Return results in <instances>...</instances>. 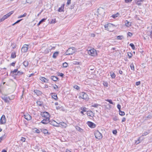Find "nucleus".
<instances>
[{"mask_svg":"<svg viewBox=\"0 0 152 152\" xmlns=\"http://www.w3.org/2000/svg\"><path fill=\"white\" fill-rule=\"evenodd\" d=\"M114 26V25L110 23L106 24L104 26L105 29L110 31H113Z\"/></svg>","mask_w":152,"mask_h":152,"instance_id":"nucleus-1","label":"nucleus"},{"mask_svg":"<svg viewBox=\"0 0 152 152\" xmlns=\"http://www.w3.org/2000/svg\"><path fill=\"white\" fill-rule=\"evenodd\" d=\"M76 51L75 48H69L65 53L66 55H70L73 54Z\"/></svg>","mask_w":152,"mask_h":152,"instance_id":"nucleus-2","label":"nucleus"},{"mask_svg":"<svg viewBox=\"0 0 152 152\" xmlns=\"http://www.w3.org/2000/svg\"><path fill=\"white\" fill-rule=\"evenodd\" d=\"M13 13V11H11L9 12V13L5 15L3 17L0 19V22L3 21L5 19H7L9 17H10L12 14Z\"/></svg>","mask_w":152,"mask_h":152,"instance_id":"nucleus-3","label":"nucleus"},{"mask_svg":"<svg viewBox=\"0 0 152 152\" xmlns=\"http://www.w3.org/2000/svg\"><path fill=\"white\" fill-rule=\"evenodd\" d=\"M94 135L96 138L98 139H100L102 137V134L98 131H96L95 132Z\"/></svg>","mask_w":152,"mask_h":152,"instance_id":"nucleus-4","label":"nucleus"},{"mask_svg":"<svg viewBox=\"0 0 152 152\" xmlns=\"http://www.w3.org/2000/svg\"><path fill=\"white\" fill-rule=\"evenodd\" d=\"M97 12L98 15H99L101 16H102L104 15V9L102 8L99 7L98 9Z\"/></svg>","mask_w":152,"mask_h":152,"instance_id":"nucleus-5","label":"nucleus"},{"mask_svg":"<svg viewBox=\"0 0 152 152\" xmlns=\"http://www.w3.org/2000/svg\"><path fill=\"white\" fill-rule=\"evenodd\" d=\"M88 54L91 56H95L96 55V50L94 49H92L88 51Z\"/></svg>","mask_w":152,"mask_h":152,"instance_id":"nucleus-6","label":"nucleus"},{"mask_svg":"<svg viewBox=\"0 0 152 152\" xmlns=\"http://www.w3.org/2000/svg\"><path fill=\"white\" fill-rule=\"evenodd\" d=\"M79 97L85 100H87L88 99V95L86 93L84 92H82L80 94Z\"/></svg>","mask_w":152,"mask_h":152,"instance_id":"nucleus-7","label":"nucleus"},{"mask_svg":"<svg viewBox=\"0 0 152 152\" xmlns=\"http://www.w3.org/2000/svg\"><path fill=\"white\" fill-rule=\"evenodd\" d=\"M28 45L27 44L23 45L21 49V51L22 52L25 53L26 52L28 49Z\"/></svg>","mask_w":152,"mask_h":152,"instance_id":"nucleus-8","label":"nucleus"},{"mask_svg":"<svg viewBox=\"0 0 152 152\" xmlns=\"http://www.w3.org/2000/svg\"><path fill=\"white\" fill-rule=\"evenodd\" d=\"M41 115L44 117L46 118H50V115L47 112H44L41 113Z\"/></svg>","mask_w":152,"mask_h":152,"instance_id":"nucleus-9","label":"nucleus"},{"mask_svg":"<svg viewBox=\"0 0 152 152\" xmlns=\"http://www.w3.org/2000/svg\"><path fill=\"white\" fill-rule=\"evenodd\" d=\"M6 122V118L5 116L3 115L1 116L0 121V123L1 124H4Z\"/></svg>","mask_w":152,"mask_h":152,"instance_id":"nucleus-10","label":"nucleus"},{"mask_svg":"<svg viewBox=\"0 0 152 152\" xmlns=\"http://www.w3.org/2000/svg\"><path fill=\"white\" fill-rule=\"evenodd\" d=\"M87 124L90 128H94L96 127V125L91 122L88 121L87 122Z\"/></svg>","mask_w":152,"mask_h":152,"instance_id":"nucleus-11","label":"nucleus"},{"mask_svg":"<svg viewBox=\"0 0 152 152\" xmlns=\"http://www.w3.org/2000/svg\"><path fill=\"white\" fill-rule=\"evenodd\" d=\"M49 120L50 118H45L41 121V122L43 124H46L50 122Z\"/></svg>","mask_w":152,"mask_h":152,"instance_id":"nucleus-12","label":"nucleus"},{"mask_svg":"<svg viewBox=\"0 0 152 152\" xmlns=\"http://www.w3.org/2000/svg\"><path fill=\"white\" fill-rule=\"evenodd\" d=\"M1 98L6 102H9V99L10 100V98L9 97H7L5 96H2L1 97Z\"/></svg>","mask_w":152,"mask_h":152,"instance_id":"nucleus-13","label":"nucleus"},{"mask_svg":"<svg viewBox=\"0 0 152 152\" xmlns=\"http://www.w3.org/2000/svg\"><path fill=\"white\" fill-rule=\"evenodd\" d=\"M24 116L25 118L27 120H29L31 119V116L28 114L24 115Z\"/></svg>","mask_w":152,"mask_h":152,"instance_id":"nucleus-14","label":"nucleus"},{"mask_svg":"<svg viewBox=\"0 0 152 152\" xmlns=\"http://www.w3.org/2000/svg\"><path fill=\"white\" fill-rule=\"evenodd\" d=\"M59 124L61 125L62 127L64 128H66L67 126V125L66 123L63 122H60Z\"/></svg>","mask_w":152,"mask_h":152,"instance_id":"nucleus-15","label":"nucleus"},{"mask_svg":"<svg viewBox=\"0 0 152 152\" xmlns=\"http://www.w3.org/2000/svg\"><path fill=\"white\" fill-rule=\"evenodd\" d=\"M17 69H15L12 72L13 73V74H15V75H17L19 74H22V73L21 72H20V71H18L17 73L16 74V73L17 72Z\"/></svg>","mask_w":152,"mask_h":152,"instance_id":"nucleus-16","label":"nucleus"},{"mask_svg":"<svg viewBox=\"0 0 152 152\" xmlns=\"http://www.w3.org/2000/svg\"><path fill=\"white\" fill-rule=\"evenodd\" d=\"M125 25L127 27H129L131 25V23L126 20L125 21Z\"/></svg>","mask_w":152,"mask_h":152,"instance_id":"nucleus-17","label":"nucleus"},{"mask_svg":"<svg viewBox=\"0 0 152 152\" xmlns=\"http://www.w3.org/2000/svg\"><path fill=\"white\" fill-rule=\"evenodd\" d=\"M76 129L80 132H83V130L80 127L78 126H76L75 127Z\"/></svg>","mask_w":152,"mask_h":152,"instance_id":"nucleus-18","label":"nucleus"},{"mask_svg":"<svg viewBox=\"0 0 152 152\" xmlns=\"http://www.w3.org/2000/svg\"><path fill=\"white\" fill-rule=\"evenodd\" d=\"M40 80H41L42 81H43L44 82L47 83L48 82V80L45 78V77H40Z\"/></svg>","mask_w":152,"mask_h":152,"instance_id":"nucleus-19","label":"nucleus"},{"mask_svg":"<svg viewBox=\"0 0 152 152\" xmlns=\"http://www.w3.org/2000/svg\"><path fill=\"white\" fill-rule=\"evenodd\" d=\"M87 115L88 116H92L93 115V113L91 111H88L87 113Z\"/></svg>","mask_w":152,"mask_h":152,"instance_id":"nucleus-20","label":"nucleus"},{"mask_svg":"<svg viewBox=\"0 0 152 152\" xmlns=\"http://www.w3.org/2000/svg\"><path fill=\"white\" fill-rule=\"evenodd\" d=\"M6 136L5 134H4L1 137H0V142H1L2 140H4L6 138Z\"/></svg>","mask_w":152,"mask_h":152,"instance_id":"nucleus-21","label":"nucleus"},{"mask_svg":"<svg viewBox=\"0 0 152 152\" xmlns=\"http://www.w3.org/2000/svg\"><path fill=\"white\" fill-rule=\"evenodd\" d=\"M58 54V52H56L54 53L53 56V58H55L57 56Z\"/></svg>","mask_w":152,"mask_h":152,"instance_id":"nucleus-22","label":"nucleus"},{"mask_svg":"<svg viewBox=\"0 0 152 152\" xmlns=\"http://www.w3.org/2000/svg\"><path fill=\"white\" fill-rule=\"evenodd\" d=\"M130 66L131 69L132 70H133V71L134 70V65L133 63H131L130 64Z\"/></svg>","mask_w":152,"mask_h":152,"instance_id":"nucleus-23","label":"nucleus"},{"mask_svg":"<svg viewBox=\"0 0 152 152\" xmlns=\"http://www.w3.org/2000/svg\"><path fill=\"white\" fill-rule=\"evenodd\" d=\"M34 92L37 95H39V94H41V93L40 91L37 90H35Z\"/></svg>","mask_w":152,"mask_h":152,"instance_id":"nucleus-24","label":"nucleus"},{"mask_svg":"<svg viewBox=\"0 0 152 152\" xmlns=\"http://www.w3.org/2000/svg\"><path fill=\"white\" fill-rule=\"evenodd\" d=\"M117 39L120 40H122L124 38V37L122 35L118 36L117 37Z\"/></svg>","mask_w":152,"mask_h":152,"instance_id":"nucleus-25","label":"nucleus"},{"mask_svg":"<svg viewBox=\"0 0 152 152\" xmlns=\"http://www.w3.org/2000/svg\"><path fill=\"white\" fill-rule=\"evenodd\" d=\"M51 79L52 80L54 81H56L58 80V78L54 76L51 77Z\"/></svg>","mask_w":152,"mask_h":152,"instance_id":"nucleus-26","label":"nucleus"},{"mask_svg":"<svg viewBox=\"0 0 152 152\" xmlns=\"http://www.w3.org/2000/svg\"><path fill=\"white\" fill-rule=\"evenodd\" d=\"M110 74V76L112 78H114L115 77V75L114 72H111Z\"/></svg>","mask_w":152,"mask_h":152,"instance_id":"nucleus-27","label":"nucleus"},{"mask_svg":"<svg viewBox=\"0 0 152 152\" xmlns=\"http://www.w3.org/2000/svg\"><path fill=\"white\" fill-rule=\"evenodd\" d=\"M23 65L25 66L26 67L27 66L28 64V61H25L23 62Z\"/></svg>","mask_w":152,"mask_h":152,"instance_id":"nucleus-28","label":"nucleus"},{"mask_svg":"<svg viewBox=\"0 0 152 152\" xmlns=\"http://www.w3.org/2000/svg\"><path fill=\"white\" fill-rule=\"evenodd\" d=\"M16 53L15 52L12 53L11 54V57L12 58H14L16 57Z\"/></svg>","mask_w":152,"mask_h":152,"instance_id":"nucleus-29","label":"nucleus"},{"mask_svg":"<svg viewBox=\"0 0 152 152\" xmlns=\"http://www.w3.org/2000/svg\"><path fill=\"white\" fill-rule=\"evenodd\" d=\"M54 47L51 48V49H49V50H48L47 49L46 50H45L44 51V52L45 53H48L49 51H50V50L51 49H53L54 48Z\"/></svg>","mask_w":152,"mask_h":152,"instance_id":"nucleus-30","label":"nucleus"},{"mask_svg":"<svg viewBox=\"0 0 152 152\" xmlns=\"http://www.w3.org/2000/svg\"><path fill=\"white\" fill-rule=\"evenodd\" d=\"M56 122L54 120H53L50 122V124L54 126H56L55 124H56Z\"/></svg>","mask_w":152,"mask_h":152,"instance_id":"nucleus-31","label":"nucleus"},{"mask_svg":"<svg viewBox=\"0 0 152 152\" xmlns=\"http://www.w3.org/2000/svg\"><path fill=\"white\" fill-rule=\"evenodd\" d=\"M42 132L44 134H47L48 133V130L46 129H42Z\"/></svg>","mask_w":152,"mask_h":152,"instance_id":"nucleus-32","label":"nucleus"},{"mask_svg":"<svg viewBox=\"0 0 152 152\" xmlns=\"http://www.w3.org/2000/svg\"><path fill=\"white\" fill-rule=\"evenodd\" d=\"M26 15H27L26 13H25L23 15H21L19 16L18 17V18H22V17H25L26 16Z\"/></svg>","mask_w":152,"mask_h":152,"instance_id":"nucleus-33","label":"nucleus"},{"mask_svg":"<svg viewBox=\"0 0 152 152\" xmlns=\"http://www.w3.org/2000/svg\"><path fill=\"white\" fill-rule=\"evenodd\" d=\"M119 114L120 115L123 116L125 115V113L124 112L122 111L121 110H119Z\"/></svg>","mask_w":152,"mask_h":152,"instance_id":"nucleus-34","label":"nucleus"},{"mask_svg":"<svg viewBox=\"0 0 152 152\" xmlns=\"http://www.w3.org/2000/svg\"><path fill=\"white\" fill-rule=\"evenodd\" d=\"M34 132L37 133H39L40 131L37 128H34Z\"/></svg>","mask_w":152,"mask_h":152,"instance_id":"nucleus-35","label":"nucleus"},{"mask_svg":"<svg viewBox=\"0 0 152 152\" xmlns=\"http://www.w3.org/2000/svg\"><path fill=\"white\" fill-rule=\"evenodd\" d=\"M45 20L46 19L44 18L42 19L40 21L39 23L37 25L38 26L39 25H40L42 22H44Z\"/></svg>","mask_w":152,"mask_h":152,"instance_id":"nucleus-36","label":"nucleus"},{"mask_svg":"<svg viewBox=\"0 0 152 152\" xmlns=\"http://www.w3.org/2000/svg\"><path fill=\"white\" fill-rule=\"evenodd\" d=\"M52 97L55 100H56L58 98L57 95H55V94L52 96Z\"/></svg>","mask_w":152,"mask_h":152,"instance_id":"nucleus-37","label":"nucleus"},{"mask_svg":"<svg viewBox=\"0 0 152 152\" xmlns=\"http://www.w3.org/2000/svg\"><path fill=\"white\" fill-rule=\"evenodd\" d=\"M130 45L132 49H133L134 50L135 47V46L133 44L131 43L130 44Z\"/></svg>","mask_w":152,"mask_h":152,"instance_id":"nucleus-38","label":"nucleus"},{"mask_svg":"<svg viewBox=\"0 0 152 152\" xmlns=\"http://www.w3.org/2000/svg\"><path fill=\"white\" fill-rule=\"evenodd\" d=\"M119 15V14L118 13H117L116 14L113 15L112 16L114 18H115L116 17H118Z\"/></svg>","mask_w":152,"mask_h":152,"instance_id":"nucleus-39","label":"nucleus"},{"mask_svg":"<svg viewBox=\"0 0 152 152\" xmlns=\"http://www.w3.org/2000/svg\"><path fill=\"white\" fill-rule=\"evenodd\" d=\"M63 7H61L59 8V9L58 10L59 12H61L63 11Z\"/></svg>","mask_w":152,"mask_h":152,"instance_id":"nucleus-40","label":"nucleus"},{"mask_svg":"<svg viewBox=\"0 0 152 152\" xmlns=\"http://www.w3.org/2000/svg\"><path fill=\"white\" fill-rule=\"evenodd\" d=\"M63 66L64 67H66L68 66V64L66 62H65L63 64Z\"/></svg>","mask_w":152,"mask_h":152,"instance_id":"nucleus-41","label":"nucleus"},{"mask_svg":"<svg viewBox=\"0 0 152 152\" xmlns=\"http://www.w3.org/2000/svg\"><path fill=\"white\" fill-rule=\"evenodd\" d=\"M16 44L15 43H13L11 45V46L13 48H15L16 47Z\"/></svg>","mask_w":152,"mask_h":152,"instance_id":"nucleus-42","label":"nucleus"},{"mask_svg":"<svg viewBox=\"0 0 152 152\" xmlns=\"http://www.w3.org/2000/svg\"><path fill=\"white\" fill-rule=\"evenodd\" d=\"M99 105V104H95L93 105H92L91 106L94 107H98Z\"/></svg>","mask_w":152,"mask_h":152,"instance_id":"nucleus-43","label":"nucleus"},{"mask_svg":"<svg viewBox=\"0 0 152 152\" xmlns=\"http://www.w3.org/2000/svg\"><path fill=\"white\" fill-rule=\"evenodd\" d=\"M37 104L39 106H41L42 105V102L39 101H38L37 102Z\"/></svg>","mask_w":152,"mask_h":152,"instance_id":"nucleus-44","label":"nucleus"},{"mask_svg":"<svg viewBox=\"0 0 152 152\" xmlns=\"http://www.w3.org/2000/svg\"><path fill=\"white\" fill-rule=\"evenodd\" d=\"M56 19H52L50 22L51 23H56Z\"/></svg>","mask_w":152,"mask_h":152,"instance_id":"nucleus-45","label":"nucleus"},{"mask_svg":"<svg viewBox=\"0 0 152 152\" xmlns=\"http://www.w3.org/2000/svg\"><path fill=\"white\" fill-rule=\"evenodd\" d=\"M81 109L82 110V111L81 112V113L84 115L83 112H85L86 111V110H85L84 107L83 108H81Z\"/></svg>","mask_w":152,"mask_h":152,"instance_id":"nucleus-46","label":"nucleus"},{"mask_svg":"<svg viewBox=\"0 0 152 152\" xmlns=\"http://www.w3.org/2000/svg\"><path fill=\"white\" fill-rule=\"evenodd\" d=\"M105 101L109 102L110 104H113V102L111 100L107 99H106Z\"/></svg>","mask_w":152,"mask_h":152,"instance_id":"nucleus-47","label":"nucleus"},{"mask_svg":"<svg viewBox=\"0 0 152 152\" xmlns=\"http://www.w3.org/2000/svg\"><path fill=\"white\" fill-rule=\"evenodd\" d=\"M73 87L74 88H75V89H79V87L78 86H77L76 85H75L74 86H73Z\"/></svg>","mask_w":152,"mask_h":152,"instance_id":"nucleus-48","label":"nucleus"},{"mask_svg":"<svg viewBox=\"0 0 152 152\" xmlns=\"http://www.w3.org/2000/svg\"><path fill=\"white\" fill-rule=\"evenodd\" d=\"M148 132H145L142 134V136H146L148 134Z\"/></svg>","mask_w":152,"mask_h":152,"instance_id":"nucleus-49","label":"nucleus"},{"mask_svg":"<svg viewBox=\"0 0 152 152\" xmlns=\"http://www.w3.org/2000/svg\"><path fill=\"white\" fill-rule=\"evenodd\" d=\"M22 20V19H20V20H19L18 21H17L16 22H15V23H13L12 24V26H14V25L15 24H16V23H19L20 21H21V20Z\"/></svg>","mask_w":152,"mask_h":152,"instance_id":"nucleus-50","label":"nucleus"},{"mask_svg":"<svg viewBox=\"0 0 152 152\" xmlns=\"http://www.w3.org/2000/svg\"><path fill=\"white\" fill-rule=\"evenodd\" d=\"M26 139L25 138L22 137H21L20 140L23 142H25Z\"/></svg>","mask_w":152,"mask_h":152,"instance_id":"nucleus-51","label":"nucleus"},{"mask_svg":"<svg viewBox=\"0 0 152 152\" xmlns=\"http://www.w3.org/2000/svg\"><path fill=\"white\" fill-rule=\"evenodd\" d=\"M89 69L91 70H93L94 69V67L93 66H90L89 68Z\"/></svg>","mask_w":152,"mask_h":152,"instance_id":"nucleus-52","label":"nucleus"},{"mask_svg":"<svg viewBox=\"0 0 152 152\" xmlns=\"http://www.w3.org/2000/svg\"><path fill=\"white\" fill-rule=\"evenodd\" d=\"M127 35L128 36L131 37L132 36V34L130 32H128V33Z\"/></svg>","mask_w":152,"mask_h":152,"instance_id":"nucleus-53","label":"nucleus"},{"mask_svg":"<svg viewBox=\"0 0 152 152\" xmlns=\"http://www.w3.org/2000/svg\"><path fill=\"white\" fill-rule=\"evenodd\" d=\"M113 120L115 121H117L118 120V119L115 116L113 118Z\"/></svg>","mask_w":152,"mask_h":152,"instance_id":"nucleus-54","label":"nucleus"},{"mask_svg":"<svg viewBox=\"0 0 152 152\" xmlns=\"http://www.w3.org/2000/svg\"><path fill=\"white\" fill-rule=\"evenodd\" d=\"M55 124L56 125V126H55L57 127H60V126L59 125L60 124H59V123H58L56 122V124Z\"/></svg>","mask_w":152,"mask_h":152,"instance_id":"nucleus-55","label":"nucleus"},{"mask_svg":"<svg viewBox=\"0 0 152 152\" xmlns=\"http://www.w3.org/2000/svg\"><path fill=\"white\" fill-rule=\"evenodd\" d=\"M55 124L56 125V126H55L57 127H60V126L59 125L60 124H59V123H58L56 122V124Z\"/></svg>","mask_w":152,"mask_h":152,"instance_id":"nucleus-56","label":"nucleus"},{"mask_svg":"<svg viewBox=\"0 0 152 152\" xmlns=\"http://www.w3.org/2000/svg\"><path fill=\"white\" fill-rule=\"evenodd\" d=\"M71 0H67V5H69V4H70V3H71Z\"/></svg>","mask_w":152,"mask_h":152,"instance_id":"nucleus-57","label":"nucleus"},{"mask_svg":"<svg viewBox=\"0 0 152 152\" xmlns=\"http://www.w3.org/2000/svg\"><path fill=\"white\" fill-rule=\"evenodd\" d=\"M140 84V81H138L136 83V85L137 86H138Z\"/></svg>","mask_w":152,"mask_h":152,"instance_id":"nucleus-58","label":"nucleus"},{"mask_svg":"<svg viewBox=\"0 0 152 152\" xmlns=\"http://www.w3.org/2000/svg\"><path fill=\"white\" fill-rule=\"evenodd\" d=\"M117 107L118 109L119 110H120L121 106L119 104H118L117 105Z\"/></svg>","mask_w":152,"mask_h":152,"instance_id":"nucleus-59","label":"nucleus"},{"mask_svg":"<svg viewBox=\"0 0 152 152\" xmlns=\"http://www.w3.org/2000/svg\"><path fill=\"white\" fill-rule=\"evenodd\" d=\"M73 64L75 65H77L79 64V63L77 61H75L73 63Z\"/></svg>","mask_w":152,"mask_h":152,"instance_id":"nucleus-60","label":"nucleus"},{"mask_svg":"<svg viewBox=\"0 0 152 152\" xmlns=\"http://www.w3.org/2000/svg\"><path fill=\"white\" fill-rule=\"evenodd\" d=\"M113 133L114 134H116L117 133V131L116 130H114L113 131Z\"/></svg>","mask_w":152,"mask_h":152,"instance_id":"nucleus-61","label":"nucleus"},{"mask_svg":"<svg viewBox=\"0 0 152 152\" xmlns=\"http://www.w3.org/2000/svg\"><path fill=\"white\" fill-rule=\"evenodd\" d=\"M141 1H137V4H138V5H141V3H140Z\"/></svg>","mask_w":152,"mask_h":152,"instance_id":"nucleus-62","label":"nucleus"},{"mask_svg":"<svg viewBox=\"0 0 152 152\" xmlns=\"http://www.w3.org/2000/svg\"><path fill=\"white\" fill-rule=\"evenodd\" d=\"M126 120V119L125 118H123L122 119V122H124Z\"/></svg>","mask_w":152,"mask_h":152,"instance_id":"nucleus-63","label":"nucleus"},{"mask_svg":"<svg viewBox=\"0 0 152 152\" xmlns=\"http://www.w3.org/2000/svg\"><path fill=\"white\" fill-rule=\"evenodd\" d=\"M140 142V141H139V139H138L137 140L136 142H135V143L136 144H138V143H139Z\"/></svg>","mask_w":152,"mask_h":152,"instance_id":"nucleus-64","label":"nucleus"}]
</instances>
